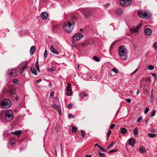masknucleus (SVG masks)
<instances>
[{"instance_id": "13d9d810", "label": "nucleus", "mask_w": 157, "mask_h": 157, "mask_svg": "<svg viewBox=\"0 0 157 157\" xmlns=\"http://www.w3.org/2000/svg\"><path fill=\"white\" fill-rule=\"evenodd\" d=\"M153 46L155 48H157V42L154 43L153 44Z\"/></svg>"}, {"instance_id": "49530a36", "label": "nucleus", "mask_w": 157, "mask_h": 157, "mask_svg": "<svg viewBox=\"0 0 157 157\" xmlns=\"http://www.w3.org/2000/svg\"><path fill=\"white\" fill-rule=\"evenodd\" d=\"M82 67H84V66H83L82 65H81V66H80L78 64L77 65V68L79 70H80Z\"/></svg>"}, {"instance_id": "052dcab7", "label": "nucleus", "mask_w": 157, "mask_h": 157, "mask_svg": "<svg viewBox=\"0 0 157 157\" xmlns=\"http://www.w3.org/2000/svg\"><path fill=\"white\" fill-rule=\"evenodd\" d=\"M151 132L154 133H155L156 132V131L154 129H152L151 130Z\"/></svg>"}, {"instance_id": "f257e3e1", "label": "nucleus", "mask_w": 157, "mask_h": 157, "mask_svg": "<svg viewBox=\"0 0 157 157\" xmlns=\"http://www.w3.org/2000/svg\"><path fill=\"white\" fill-rule=\"evenodd\" d=\"M75 22L73 20L67 21L63 25V29L67 33H70L73 29Z\"/></svg>"}, {"instance_id": "a211bd4d", "label": "nucleus", "mask_w": 157, "mask_h": 157, "mask_svg": "<svg viewBox=\"0 0 157 157\" xmlns=\"http://www.w3.org/2000/svg\"><path fill=\"white\" fill-rule=\"evenodd\" d=\"M36 48L34 46H32L30 49V53L31 55H33L35 51Z\"/></svg>"}, {"instance_id": "20e7f679", "label": "nucleus", "mask_w": 157, "mask_h": 157, "mask_svg": "<svg viewBox=\"0 0 157 157\" xmlns=\"http://www.w3.org/2000/svg\"><path fill=\"white\" fill-rule=\"evenodd\" d=\"M5 119L7 122L10 121L13 117L12 111L10 109L7 110L4 114Z\"/></svg>"}, {"instance_id": "1a4fd4ad", "label": "nucleus", "mask_w": 157, "mask_h": 157, "mask_svg": "<svg viewBox=\"0 0 157 157\" xmlns=\"http://www.w3.org/2000/svg\"><path fill=\"white\" fill-rule=\"evenodd\" d=\"M120 4L124 6H129L131 4V0H120Z\"/></svg>"}, {"instance_id": "338daca9", "label": "nucleus", "mask_w": 157, "mask_h": 157, "mask_svg": "<svg viewBox=\"0 0 157 157\" xmlns=\"http://www.w3.org/2000/svg\"><path fill=\"white\" fill-rule=\"evenodd\" d=\"M52 85V84L51 82H50L49 84V87H51Z\"/></svg>"}, {"instance_id": "79ce46f5", "label": "nucleus", "mask_w": 157, "mask_h": 157, "mask_svg": "<svg viewBox=\"0 0 157 157\" xmlns=\"http://www.w3.org/2000/svg\"><path fill=\"white\" fill-rule=\"evenodd\" d=\"M146 25L144 27V33L146 35H147V28H146Z\"/></svg>"}, {"instance_id": "7c9ffc66", "label": "nucleus", "mask_w": 157, "mask_h": 157, "mask_svg": "<svg viewBox=\"0 0 157 157\" xmlns=\"http://www.w3.org/2000/svg\"><path fill=\"white\" fill-rule=\"evenodd\" d=\"M154 69V66L152 65H150L148 66V69L150 70H153Z\"/></svg>"}, {"instance_id": "5fc2aeb1", "label": "nucleus", "mask_w": 157, "mask_h": 157, "mask_svg": "<svg viewBox=\"0 0 157 157\" xmlns=\"http://www.w3.org/2000/svg\"><path fill=\"white\" fill-rule=\"evenodd\" d=\"M41 79H38L36 80V82L37 84L39 83L41 81Z\"/></svg>"}, {"instance_id": "37998d69", "label": "nucleus", "mask_w": 157, "mask_h": 157, "mask_svg": "<svg viewBox=\"0 0 157 157\" xmlns=\"http://www.w3.org/2000/svg\"><path fill=\"white\" fill-rule=\"evenodd\" d=\"M59 128V125L58 124L56 126V128H55V130L56 131V132H58Z\"/></svg>"}, {"instance_id": "680f3d73", "label": "nucleus", "mask_w": 157, "mask_h": 157, "mask_svg": "<svg viewBox=\"0 0 157 157\" xmlns=\"http://www.w3.org/2000/svg\"><path fill=\"white\" fill-rule=\"evenodd\" d=\"M6 90V89L5 88H4L3 89V91H2V92L3 93V95H4V94L5 93Z\"/></svg>"}, {"instance_id": "a18cd8bd", "label": "nucleus", "mask_w": 157, "mask_h": 157, "mask_svg": "<svg viewBox=\"0 0 157 157\" xmlns=\"http://www.w3.org/2000/svg\"><path fill=\"white\" fill-rule=\"evenodd\" d=\"M68 117L69 119H71L72 118L74 117V116L73 115L69 114L68 115Z\"/></svg>"}, {"instance_id": "cd10ccee", "label": "nucleus", "mask_w": 157, "mask_h": 157, "mask_svg": "<svg viewBox=\"0 0 157 157\" xmlns=\"http://www.w3.org/2000/svg\"><path fill=\"white\" fill-rule=\"evenodd\" d=\"M99 155L101 157H105V153H102L100 152L99 150H98Z\"/></svg>"}, {"instance_id": "de8ad7c7", "label": "nucleus", "mask_w": 157, "mask_h": 157, "mask_svg": "<svg viewBox=\"0 0 157 157\" xmlns=\"http://www.w3.org/2000/svg\"><path fill=\"white\" fill-rule=\"evenodd\" d=\"M99 149H100L101 150L103 151L104 152H106L107 151V150L106 149H104L101 147H100V148Z\"/></svg>"}, {"instance_id": "72a5a7b5", "label": "nucleus", "mask_w": 157, "mask_h": 157, "mask_svg": "<svg viewBox=\"0 0 157 157\" xmlns=\"http://www.w3.org/2000/svg\"><path fill=\"white\" fill-rule=\"evenodd\" d=\"M85 132L83 130H81V134L82 137H85Z\"/></svg>"}, {"instance_id": "4be33fe9", "label": "nucleus", "mask_w": 157, "mask_h": 157, "mask_svg": "<svg viewBox=\"0 0 157 157\" xmlns=\"http://www.w3.org/2000/svg\"><path fill=\"white\" fill-rule=\"evenodd\" d=\"M12 133H14L15 135H17L18 137L21 134V131H17L15 132H12Z\"/></svg>"}, {"instance_id": "473e14b6", "label": "nucleus", "mask_w": 157, "mask_h": 157, "mask_svg": "<svg viewBox=\"0 0 157 157\" xmlns=\"http://www.w3.org/2000/svg\"><path fill=\"white\" fill-rule=\"evenodd\" d=\"M111 133V130H109V131H108V132H107V140H108V139Z\"/></svg>"}, {"instance_id": "4c0bfd02", "label": "nucleus", "mask_w": 157, "mask_h": 157, "mask_svg": "<svg viewBox=\"0 0 157 157\" xmlns=\"http://www.w3.org/2000/svg\"><path fill=\"white\" fill-rule=\"evenodd\" d=\"M152 33V31L151 29L148 28V36L150 35Z\"/></svg>"}, {"instance_id": "4468645a", "label": "nucleus", "mask_w": 157, "mask_h": 157, "mask_svg": "<svg viewBox=\"0 0 157 157\" xmlns=\"http://www.w3.org/2000/svg\"><path fill=\"white\" fill-rule=\"evenodd\" d=\"M50 51L53 53L56 54H59V52L57 49L54 48L52 46H51L50 47Z\"/></svg>"}, {"instance_id": "9d476101", "label": "nucleus", "mask_w": 157, "mask_h": 157, "mask_svg": "<svg viewBox=\"0 0 157 157\" xmlns=\"http://www.w3.org/2000/svg\"><path fill=\"white\" fill-rule=\"evenodd\" d=\"M138 14L140 17L145 18L146 19H147L146 17L147 14L146 13V11H144L142 10H140L138 12Z\"/></svg>"}, {"instance_id": "a878e982", "label": "nucleus", "mask_w": 157, "mask_h": 157, "mask_svg": "<svg viewBox=\"0 0 157 157\" xmlns=\"http://www.w3.org/2000/svg\"><path fill=\"white\" fill-rule=\"evenodd\" d=\"M127 131V129L124 128H121V133L124 134Z\"/></svg>"}, {"instance_id": "8fccbe9b", "label": "nucleus", "mask_w": 157, "mask_h": 157, "mask_svg": "<svg viewBox=\"0 0 157 157\" xmlns=\"http://www.w3.org/2000/svg\"><path fill=\"white\" fill-rule=\"evenodd\" d=\"M72 107V105L71 104H68L67 105V107L69 109H71V108Z\"/></svg>"}, {"instance_id": "e433bc0d", "label": "nucleus", "mask_w": 157, "mask_h": 157, "mask_svg": "<svg viewBox=\"0 0 157 157\" xmlns=\"http://www.w3.org/2000/svg\"><path fill=\"white\" fill-rule=\"evenodd\" d=\"M155 114V110H153L151 113V116L154 117Z\"/></svg>"}, {"instance_id": "423d86ee", "label": "nucleus", "mask_w": 157, "mask_h": 157, "mask_svg": "<svg viewBox=\"0 0 157 157\" xmlns=\"http://www.w3.org/2000/svg\"><path fill=\"white\" fill-rule=\"evenodd\" d=\"M83 15L86 19H90L94 17V14L91 11L89 10L84 11Z\"/></svg>"}, {"instance_id": "69168bd1", "label": "nucleus", "mask_w": 157, "mask_h": 157, "mask_svg": "<svg viewBox=\"0 0 157 157\" xmlns=\"http://www.w3.org/2000/svg\"><path fill=\"white\" fill-rule=\"evenodd\" d=\"M52 107L53 108H56L57 107L56 105H55V104H54L52 105Z\"/></svg>"}, {"instance_id": "09e8293b", "label": "nucleus", "mask_w": 157, "mask_h": 157, "mask_svg": "<svg viewBox=\"0 0 157 157\" xmlns=\"http://www.w3.org/2000/svg\"><path fill=\"white\" fill-rule=\"evenodd\" d=\"M54 94V92L53 91H52L50 93V96L52 97L53 98V95Z\"/></svg>"}, {"instance_id": "f3484780", "label": "nucleus", "mask_w": 157, "mask_h": 157, "mask_svg": "<svg viewBox=\"0 0 157 157\" xmlns=\"http://www.w3.org/2000/svg\"><path fill=\"white\" fill-rule=\"evenodd\" d=\"M128 141V144L131 146H134L135 144L136 141L134 139H130Z\"/></svg>"}, {"instance_id": "39448f33", "label": "nucleus", "mask_w": 157, "mask_h": 157, "mask_svg": "<svg viewBox=\"0 0 157 157\" xmlns=\"http://www.w3.org/2000/svg\"><path fill=\"white\" fill-rule=\"evenodd\" d=\"M10 97L13 100H17L18 98L16 92L15 88L14 87L11 88L9 92Z\"/></svg>"}, {"instance_id": "ea45409f", "label": "nucleus", "mask_w": 157, "mask_h": 157, "mask_svg": "<svg viewBox=\"0 0 157 157\" xmlns=\"http://www.w3.org/2000/svg\"><path fill=\"white\" fill-rule=\"evenodd\" d=\"M117 151V149H115L114 150H111L109 151V153H111L112 152H116Z\"/></svg>"}, {"instance_id": "c85d7f7f", "label": "nucleus", "mask_w": 157, "mask_h": 157, "mask_svg": "<svg viewBox=\"0 0 157 157\" xmlns=\"http://www.w3.org/2000/svg\"><path fill=\"white\" fill-rule=\"evenodd\" d=\"M93 59L96 62H99L100 61L99 58L97 56H94L93 58Z\"/></svg>"}, {"instance_id": "393cba45", "label": "nucleus", "mask_w": 157, "mask_h": 157, "mask_svg": "<svg viewBox=\"0 0 157 157\" xmlns=\"http://www.w3.org/2000/svg\"><path fill=\"white\" fill-rule=\"evenodd\" d=\"M148 136L150 138H153L155 137L156 136V135L155 134H148Z\"/></svg>"}, {"instance_id": "f704fd0d", "label": "nucleus", "mask_w": 157, "mask_h": 157, "mask_svg": "<svg viewBox=\"0 0 157 157\" xmlns=\"http://www.w3.org/2000/svg\"><path fill=\"white\" fill-rule=\"evenodd\" d=\"M151 75L154 77L155 79H157V76L155 74L152 73Z\"/></svg>"}, {"instance_id": "6e6552de", "label": "nucleus", "mask_w": 157, "mask_h": 157, "mask_svg": "<svg viewBox=\"0 0 157 157\" xmlns=\"http://www.w3.org/2000/svg\"><path fill=\"white\" fill-rule=\"evenodd\" d=\"M141 24H140L135 28L134 27L130 29V31L131 33H135V34L137 35L139 33V29L141 27Z\"/></svg>"}, {"instance_id": "f8f14e48", "label": "nucleus", "mask_w": 157, "mask_h": 157, "mask_svg": "<svg viewBox=\"0 0 157 157\" xmlns=\"http://www.w3.org/2000/svg\"><path fill=\"white\" fill-rule=\"evenodd\" d=\"M71 85L70 83H68L67 86L66 91L67 94V95L69 96H70L72 93V90L71 89Z\"/></svg>"}, {"instance_id": "2eb2a0df", "label": "nucleus", "mask_w": 157, "mask_h": 157, "mask_svg": "<svg viewBox=\"0 0 157 157\" xmlns=\"http://www.w3.org/2000/svg\"><path fill=\"white\" fill-rule=\"evenodd\" d=\"M48 16V13L45 12H42L41 14L42 19L44 20L46 19L47 18Z\"/></svg>"}, {"instance_id": "e2e57ef3", "label": "nucleus", "mask_w": 157, "mask_h": 157, "mask_svg": "<svg viewBox=\"0 0 157 157\" xmlns=\"http://www.w3.org/2000/svg\"><path fill=\"white\" fill-rule=\"evenodd\" d=\"M95 146H98V147L99 148H100V147H101L98 144H96L95 145Z\"/></svg>"}, {"instance_id": "c9c22d12", "label": "nucleus", "mask_w": 157, "mask_h": 157, "mask_svg": "<svg viewBox=\"0 0 157 157\" xmlns=\"http://www.w3.org/2000/svg\"><path fill=\"white\" fill-rule=\"evenodd\" d=\"M115 44V42H113L111 45L110 47V50H111L112 49L113 46H114Z\"/></svg>"}, {"instance_id": "58836bf2", "label": "nucleus", "mask_w": 157, "mask_h": 157, "mask_svg": "<svg viewBox=\"0 0 157 157\" xmlns=\"http://www.w3.org/2000/svg\"><path fill=\"white\" fill-rule=\"evenodd\" d=\"M114 144V142H112L107 147V149H109L111 147H112Z\"/></svg>"}, {"instance_id": "ddd939ff", "label": "nucleus", "mask_w": 157, "mask_h": 157, "mask_svg": "<svg viewBox=\"0 0 157 157\" xmlns=\"http://www.w3.org/2000/svg\"><path fill=\"white\" fill-rule=\"evenodd\" d=\"M8 73L9 76L11 77L17 76V70L15 69H12L9 72H8Z\"/></svg>"}, {"instance_id": "2f4dec72", "label": "nucleus", "mask_w": 157, "mask_h": 157, "mask_svg": "<svg viewBox=\"0 0 157 157\" xmlns=\"http://www.w3.org/2000/svg\"><path fill=\"white\" fill-rule=\"evenodd\" d=\"M48 55V52L47 51L46 49H45L44 50V58H46Z\"/></svg>"}, {"instance_id": "0eeeda50", "label": "nucleus", "mask_w": 157, "mask_h": 157, "mask_svg": "<svg viewBox=\"0 0 157 157\" xmlns=\"http://www.w3.org/2000/svg\"><path fill=\"white\" fill-rule=\"evenodd\" d=\"M28 63L27 62H24L20 64L19 73H22L24 70L27 67Z\"/></svg>"}, {"instance_id": "774afa93", "label": "nucleus", "mask_w": 157, "mask_h": 157, "mask_svg": "<svg viewBox=\"0 0 157 157\" xmlns=\"http://www.w3.org/2000/svg\"><path fill=\"white\" fill-rule=\"evenodd\" d=\"M86 157H92V156L90 155H86Z\"/></svg>"}, {"instance_id": "864d4df0", "label": "nucleus", "mask_w": 157, "mask_h": 157, "mask_svg": "<svg viewBox=\"0 0 157 157\" xmlns=\"http://www.w3.org/2000/svg\"><path fill=\"white\" fill-rule=\"evenodd\" d=\"M115 126V124H113L111 125L110 128L111 129H113Z\"/></svg>"}, {"instance_id": "bf43d9fd", "label": "nucleus", "mask_w": 157, "mask_h": 157, "mask_svg": "<svg viewBox=\"0 0 157 157\" xmlns=\"http://www.w3.org/2000/svg\"><path fill=\"white\" fill-rule=\"evenodd\" d=\"M82 94L84 96H87V94L84 91H83Z\"/></svg>"}, {"instance_id": "4d7b16f0", "label": "nucleus", "mask_w": 157, "mask_h": 157, "mask_svg": "<svg viewBox=\"0 0 157 157\" xmlns=\"http://www.w3.org/2000/svg\"><path fill=\"white\" fill-rule=\"evenodd\" d=\"M151 16V13H149L148 12V19L150 18Z\"/></svg>"}, {"instance_id": "7ed1b4c3", "label": "nucleus", "mask_w": 157, "mask_h": 157, "mask_svg": "<svg viewBox=\"0 0 157 157\" xmlns=\"http://www.w3.org/2000/svg\"><path fill=\"white\" fill-rule=\"evenodd\" d=\"M11 105L10 101L7 98H5L2 101L0 106L2 109H8L10 108Z\"/></svg>"}, {"instance_id": "a19ab883", "label": "nucleus", "mask_w": 157, "mask_h": 157, "mask_svg": "<svg viewBox=\"0 0 157 157\" xmlns=\"http://www.w3.org/2000/svg\"><path fill=\"white\" fill-rule=\"evenodd\" d=\"M112 71L115 73H117L118 72V71L115 68H113Z\"/></svg>"}, {"instance_id": "c756f323", "label": "nucleus", "mask_w": 157, "mask_h": 157, "mask_svg": "<svg viewBox=\"0 0 157 157\" xmlns=\"http://www.w3.org/2000/svg\"><path fill=\"white\" fill-rule=\"evenodd\" d=\"M4 116V114L1 112L0 113V120L2 121L3 120V117Z\"/></svg>"}, {"instance_id": "0e129e2a", "label": "nucleus", "mask_w": 157, "mask_h": 157, "mask_svg": "<svg viewBox=\"0 0 157 157\" xmlns=\"http://www.w3.org/2000/svg\"><path fill=\"white\" fill-rule=\"evenodd\" d=\"M144 113L145 114L147 113V107L145 108Z\"/></svg>"}, {"instance_id": "9b49d317", "label": "nucleus", "mask_w": 157, "mask_h": 157, "mask_svg": "<svg viewBox=\"0 0 157 157\" xmlns=\"http://www.w3.org/2000/svg\"><path fill=\"white\" fill-rule=\"evenodd\" d=\"M83 37V36L80 33L75 34L73 37V40H79Z\"/></svg>"}, {"instance_id": "aec40b11", "label": "nucleus", "mask_w": 157, "mask_h": 157, "mask_svg": "<svg viewBox=\"0 0 157 157\" xmlns=\"http://www.w3.org/2000/svg\"><path fill=\"white\" fill-rule=\"evenodd\" d=\"M116 13L119 15H121L123 13V11L122 10L120 9L117 8L116 10H115Z\"/></svg>"}, {"instance_id": "b1692460", "label": "nucleus", "mask_w": 157, "mask_h": 157, "mask_svg": "<svg viewBox=\"0 0 157 157\" xmlns=\"http://www.w3.org/2000/svg\"><path fill=\"white\" fill-rule=\"evenodd\" d=\"M77 129L76 127L73 126L72 127L71 132L73 133L77 131Z\"/></svg>"}, {"instance_id": "3c124183", "label": "nucleus", "mask_w": 157, "mask_h": 157, "mask_svg": "<svg viewBox=\"0 0 157 157\" xmlns=\"http://www.w3.org/2000/svg\"><path fill=\"white\" fill-rule=\"evenodd\" d=\"M153 91V89L152 88V89L151 90V97H150V98L151 99H152L153 97V96L152 95Z\"/></svg>"}, {"instance_id": "bb28decb", "label": "nucleus", "mask_w": 157, "mask_h": 157, "mask_svg": "<svg viewBox=\"0 0 157 157\" xmlns=\"http://www.w3.org/2000/svg\"><path fill=\"white\" fill-rule=\"evenodd\" d=\"M35 66L38 71V72H39L40 69L38 60H37V61L36 62V63H35Z\"/></svg>"}, {"instance_id": "5701e85b", "label": "nucleus", "mask_w": 157, "mask_h": 157, "mask_svg": "<svg viewBox=\"0 0 157 157\" xmlns=\"http://www.w3.org/2000/svg\"><path fill=\"white\" fill-rule=\"evenodd\" d=\"M138 130L136 128L133 131V134L135 137H136L138 136Z\"/></svg>"}, {"instance_id": "6e6d98bb", "label": "nucleus", "mask_w": 157, "mask_h": 157, "mask_svg": "<svg viewBox=\"0 0 157 157\" xmlns=\"http://www.w3.org/2000/svg\"><path fill=\"white\" fill-rule=\"evenodd\" d=\"M137 70H138V69H137L135 70L133 72H132L131 74V76L134 73H135L136 72V71H137Z\"/></svg>"}, {"instance_id": "6ab92c4d", "label": "nucleus", "mask_w": 157, "mask_h": 157, "mask_svg": "<svg viewBox=\"0 0 157 157\" xmlns=\"http://www.w3.org/2000/svg\"><path fill=\"white\" fill-rule=\"evenodd\" d=\"M87 42L88 44L92 45L94 43V40L92 38H90L87 40Z\"/></svg>"}, {"instance_id": "f03ea898", "label": "nucleus", "mask_w": 157, "mask_h": 157, "mask_svg": "<svg viewBox=\"0 0 157 157\" xmlns=\"http://www.w3.org/2000/svg\"><path fill=\"white\" fill-rule=\"evenodd\" d=\"M118 53L120 58L121 59L123 60L127 59L128 58L127 52L124 46L122 45L119 47Z\"/></svg>"}, {"instance_id": "412c9836", "label": "nucleus", "mask_w": 157, "mask_h": 157, "mask_svg": "<svg viewBox=\"0 0 157 157\" xmlns=\"http://www.w3.org/2000/svg\"><path fill=\"white\" fill-rule=\"evenodd\" d=\"M31 71L32 73L35 75H37L36 71L34 67H31Z\"/></svg>"}, {"instance_id": "c03bdc74", "label": "nucleus", "mask_w": 157, "mask_h": 157, "mask_svg": "<svg viewBox=\"0 0 157 157\" xmlns=\"http://www.w3.org/2000/svg\"><path fill=\"white\" fill-rule=\"evenodd\" d=\"M142 119V117L141 116H140L138 117V118L137 120V122H140Z\"/></svg>"}, {"instance_id": "dca6fc26", "label": "nucleus", "mask_w": 157, "mask_h": 157, "mask_svg": "<svg viewBox=\"0 0 157 157\" xmlns=\"http://www.w3.org/2000/svg\"><path fill=\"white\" fill-rule=\"evenodd\" d=\"M138 150L140 153L141 154H143L146 152V149L143 146H141L140 147V148L138 149Z\"/></svg>"}, {"instance_id": "603ef678", "label": "nucleus", "mask_w": 157, "mask_h": 157, "mask_svg": "<svg viewBox=\"0 0 157 157\" xmlns=\"http://www.w3.org/2000/svg\"><path fill=\"white\" fill-rule=\"evenodd\" d=\"M126 101L128 103H130L131 102V100L130 98H127L126 99Z\"/></svg>"}]
</instances>
